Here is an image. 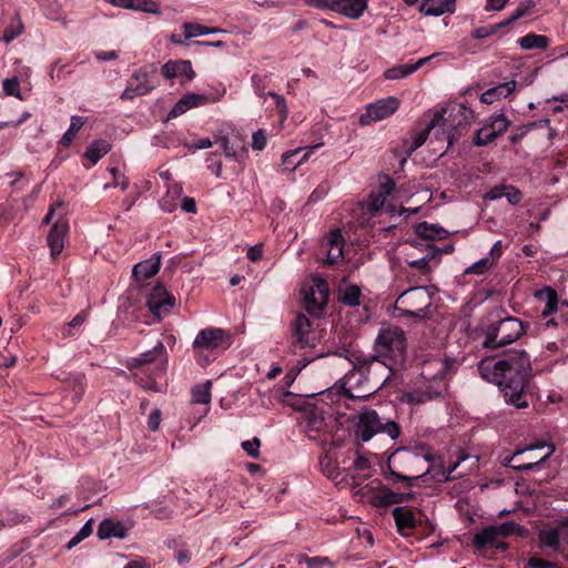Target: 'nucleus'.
<instances>
[{"label":"nucleus","instance_id":"obj_12","mask_svg":"<svg viewBox=\"0 0 568 568\" xmlns=\"http://www.w3.org/2000/svg\"><path fill=\"white\" fill-rule=\"evenodd\" d=\"M174 297L169 294L166 288L161 284H158L152 288L146 301V305L150 312L159 320L170 313L174 306Z\"/></svg>","mask_w":568,"mask_h":568},{"label":"nucleus","instance_id":"obj_21","mask_svg":"<svg viewBox=\"0 0 568 568\" xmlns=\"http://www.w3.org/2000/svg\"><path fill=\"white\" fill-rule=\"evenodd\" d=\"M161 265V255L155 254L152 257L139 262L133 266L132 275L136 281H144L154 276Z\"/></svg>","mask_w":568,"mask_h":568},{"label":"nucleus","instance_id":"obj_28","mask_svg":"<svg viewBox=\"0 0 568 568\" xmlns=\"http://www.w3.org/2000/svg\"><path fill=\"white\" fill-rule=\"evenodd\" d=\"M393 517L399 531L412 529L416 526L415 514L407 507H395L393 509Z\"/></svg>","mask_w":568,"mask_h":568},{"label":"nucleus","instance_id":"obj_47","mask_svg":"<svg viewBox=\"0 0 568 568\" xmlns=\"http://www.w3.org/2000/svg\"><path fill=\"white\" fill-rule=\"evenodd\" d=\"M310 288H312L313 291H315V293L318 294V301L321 304H327L329 290L328 284L326 283L325 280L320 277L314 278L313 284L311 285Z\"/></svg>","mask_w":568,"mask_h":568},{"label":"nucleus","instance_id":"obj_45","mask_svg":"<svg viewBox=\"0 0 568 568\" xmlns=\"http://www.w3.org/2000/svg\"><path fill=\"white\" fill-rule=\"evenodd\" d=\"M267 74H260L254 73L251 77V83L254 89V92L256 95H258L262 99H265L267 95V92L265 91L267 88Z\"/></svg>","mask_w":568,"mask_h":568},{"label":"nucleus","instance_id":"obj_34","mask_svg":"<svg viewBox=\"0 0 568 568\" xmlns=\"http://www.w3.org/2000/svg\"><path fill=\"white\" fill-rule=\"evenodd\" d=\"M518 43L524 50H532V49H546L549 45V39L546 36L529 33L525 37H521L518 40Z\"/></svg>","mask_w":568,"mask_h":568},{"label":"nucleus","instance_id":"obj_37","mask_svg":"<svg viewBox=\"0 0 568 568\" xmlns=\"http://www.w3.org/2000/svg\"><path fill=\"white\" fill-rule=\"evenodd\" d=\"M84 122L85 121L82 116L72 115L71 120H70V126L67 130V132L62 135V138L60 140V144L63 146L71 145L74 136L80 131V129L83 126Z\"/></svg>","mask_w":568,"mask_h":568},{"label":"nucleus","instance_id":"obj_29","mask_svg":"<svg viewBox=\"0 0 568 568\" xmlns=\"http://www.w3.org/2000/svg\"><path fill=\"white\" fill-rule=\"evenodd\" d=\"M415 233L425 240H443L447 236V231L437 224L422 222L416 225Z\"/></svg>","mask_w":568,"mask_h":568},{"label":"nucleus","instance_id":"obj_43","mask_svg":"<svg viewBox=\"0 0 568 568\" xmlns=\"http://www.w3.org/2000/svg\"><path fill=\"white\" fill-rule=\"evenodd\" d=\"M493 258L485 256L477 262L473 263L465 270V274H477L481 275L494 266Z\"/></svg>","mask_w":568,"mask_h":568},{"label":"nucleus","instance_id":"obj_41","mask_svg":"<svg viewBox=\"0 0 568 568\" xmlns=\"http://www.w3.org/2000/svg\"><path fill=\"white\" fill-rule=\"evenodd\" d=\"M304 305L308 313L320 314L326 304H321L318 301V294L310 288L304 296Z\"/></svg>","mask_w":568,"mask_h":568},{"label":"nucleus","instance_id":"obj_42","mask_svg":"<svg viewBox=\"0 0 568 568\" xmlns=\"http://www.w3.org/2000/svg\"><path fill=\"white\" fill-rule=\"evenodd\" d=\"M93 520L89 519L81 528L80 530L68 541L65 545V548L68 550H71L73 547L79 545L82 540L88 538L93 530Z\"/></svg>","mask_w":568,"mask_h":568},{"label":"nucleus","instance_id":"obj_17","mask_svg":"<svg viewBox=\"0 0 568 568\" xmlns=\"http://www.w3.org/2000/svg\"><path fill=\"white\" fill-rule=\"evenodd\" d=\"M418 10L427 17L454 13L456 10V0H423Z\"/></svg>","mask_w":568,"mask_h":568},{"label":"nucleus","instance_id":"obj_62","mask_svg":"<svg viewBox=\"0 0 568 568\" xmlns=\"http://www.w3.org/2000/svg\"><path fill=\"white\" fill-rule=\"evenodd\" d=\"M527 566L528 568H557L552 562L537 556L530 557Z\"/></svg>","mask_w":568,"mask_h":568},{"label":"nucleus","instance_id":"obj_46","mask_svg":"<svg viewBox=\"0 0 568 568\" xmlns=\"http://www.w3.org/2000/svg\"><path fill=\"white\" fill-rule=\"evenodd\" d=\"M412 73H414V70L410 64H402L387 69L384 75L388 80H397L406 78Z\"/></svg>","mask_w":568,"mask_h":568},{"label":"nucleus","instance_id":"obj_58","mask_svg":"<svg viewBox=\"0 0 568 568\" xmlns=\"http://www.w3.org/2000/svg\"><path fill=\"white\" fill-rule=\"evenodd\" d=\"M450 114L453 112H457L463 116L462 120L458 121V124H460L463 121L467 122L473 115L471 111L468 110V108L464 103H455L449 106ZM448 111V109H444L443 113L445 114Z\"/></svg>","mask_w":568,"mask_h":568},{"label":"nucleus","instance_id":"obj_36","mask_svg":"<svg viewBox=\"0 0 568 568\" xmlns=\"http://www.w3.org/2000/svg\"><path fill=\"white\" fill-rule=\"evenodd\" d=\"M453 364V361L449 358H434L428 361L424 365L423 374L426 375L429 368H435L436 373L434 376H429L430 378H443L447 371L449 369L450 365Z\"/></svg>","mask_w":568,"mask_h":568},{"label":"nucleus","instance_id":"obj_54","mask_svg":"<svg viewBox=\"0 0 568 568\" xmlns=\"http://www.w3.org/2000/svg\"><path fill=\"white\" fill-rule=\"evenodd\" d=\"M307 7L318 10L336 11L337 0H304Z\"/></svg>","mask_w":568,"mask_h":568},{"label":"nucleus","instance_id":"obj_16","mask_svg":"<svg viewBox=\"0 0 568 568\" xmlns=\"http://www.w3.org/2000/svg\"><path fill=\"white\" fill-rule=\"evenodd\" d=\"M320 146L321 144H315L304 149L297 148L285 152L282 155V166L284 170L294 171L298 165L304 163L311 156V154H313L314 150Z\"/></svg>","mask_w":568,"mask_h":568},{"label":"nucleus","instance_id":"obj_40","mask_svg":"<svg viewBox=\"0 0 568 568\" xmlns=\"http://www.w3.org/2000/svg\"><path fill=\"white\" fill-rule=\"evenodd\" d=\"M402 501H403V494L394 493L387 488H383L375 496V504L377 506H389V505L399 504Z\"/></svg>","mask_w":568,"mask_h":568},{"label":"nucleus","instance_id":"obj_7","mask_svg":"<svg viewBox=\"0 0 568 568\" xmlns=\"http://www.w3.org/2000/svg\"><path fill=\"white\" fill-rule=\"evenodd\" d=\"M376 346L381 355L394 361H403L406 352L404 331L397 326L382 328L376 338Z\"/></svg>","mask_w":568,"mask_h":568},{"label":"nucleus","instance_id":"obj_22","mask_svg":"<svg viewBox=\"0 0 568 568\" xmlns=\"http://www.w3.org/2000/svg\"><path fill=\"white\" fill-rule=\"evenodd\" d=\"M538 538L541 547L548 548L554 552L565 554L566 547H564L561 541V536L559 535L558 526L555 528L542 529L538 534Z\"/></svg>","mask_w":568,"mask_h":568},{"label":"nucleus","instance_id":"obj_59","mask_svg":"<svg viewBox=\"0 0 568 568\" xmlns=\"http://www.w3.org/2000/svg\"><path fill=\"white\" fill-rule=\"evenodd\" d=\"M267 143L266 131L263 129L257 130L252 135V148L256 151L265 149Z\"/></svg>","mask_w":568,"mask_h":568},{"label":"nucleus","instance_id":"obj_57","mask_svg":"<svg viewBox=\"0 0 568 568\" xmlns=\"http://www.w3.org/2000/svg\"><path fill=\"white\" fill-rule=\"evenodd\" d=\"M109 171L113 176L112 186L121 187V190L125 191L129 186L126 176L118 168H111Z\"/></svg>","mask_w":568,"mask_h":568},{"label":"nucleus","instance_id":"obj_18","mask_svg":"<svg viewBox=\"0 0 568 568\" xmlns=\"http://www.w3.org/2000/svg\"><path fill=\"white\" fill-rule=\"evenodd\" d=\"M161 73L169 80L179 75H185L187 80H192L195 77L192 64L187 60L168 61L162 65Z\"/></svg>","mask_w":568,"mask_h":568},{"label":"nucleus","instance_id":"obj_26","mask_svg":"<svg viewBox=\"0 0 568 568\" xmlns=\"http://www.w3.org/2000/svg\"><path fill=\"white\" fill-rule=\"evenodd\" d=\"M125 534L126 531L123 524L112 519L102 520L98 528V536L100 539H108L111 537L124 538Z\"/></svg>","mask_w":568,"mask_h":568},{"label":"nucleus","instance_id":"obj_61","mask_svg":"<svg viewBox=\"0 0 568 568\" xmlns=\"http://www.w3.org/2000/svg\"><path fill=\"white\" fill-rule=\"evenodd\" d=\"M353 467L355 470L364 473L365 476H368L367 471H369L372 464L367 457L358 454L353 462Z\"/></svg>","mask_w":568,"mask_h":568},{"label":"nucleus","instance_id":"obj_5","mask_svg":"<svg viewBox=\"0 0 568 568\" xmlns=\"http://www.w3.org/2000/svg\"><path fill=\"white\" fill-rule=\"evenodd\" d=\"M524 334L523 323L515 317H506L489 327L484 345L497 348L514 343Z\"/></svg>","mask_w":568,"mask_h":568},{"label":"nucleus","instance_id":"obj_44","mask_svg":"<svg viewBox=\"0 0 568 568\" xmlns=\"http://www.w3.org/2000/svg\"><path fill=\"white\" fill-rule=\"evenodd\" d=\"M23 23L19 17L16 18L14 21L10 26H8L3 32L2 40L6 43L12 42L16 38H18L23 32Z\"/></svg>","mask_w":568,"mask_h":568},{"label":"nucleus","instance_id":"obj_52","mask_svg":"<svg viewBox=\"0 0 568 568\" xmlns=\"http://www.w3.org/2000/svg\"><path fill=\"white\" fill-rule=\"evenodd\" d=\"M267 95L273 98L276 109L278 111L281 121L286 120V118L288 115V109H287L286 101H285L284 97L274 91L267 92Z\"/></svg>","mask_w":568,"mask_h":568},{"label":"nucleus","instance_id":"obj_51","mask_svg":"<svg viewBox=\"0 0 568 568\" xmlns=\"http://www.w3.org/2000/svg\"><path fill=\"white\" fill-rule=\"evenodd\" d=\"M305 562L308 568H323L324 566L332 565L327 557H312L308 558L304 555L298 556V564Z\"/></svg>","mask_w":568,"mask_h":568},{"label":"nucleus","instance_id":"obj_32","mask_svg":"<svg viewBox=\"0 0 568 568\" xmlns=\"http://www.w3.org/2000/svg\"><path fill=\"white\" fill-rule=\"evenodd\" d=\"M547 453H545L542 456H532V453L526 454L527 458L525 464H510L511 468L516 470H532L540 464L545 463L555 452L554 446L547 445Z\"/></svg>","mask_w":568,"mask_h":568},{"label":"nucleus","instance_id":"obj_3","mask_svg":"<svg viewBox=\"0 0 568 568\" xmlns=\"http://www.w3.org/2000/svg\"><path fill=\"white\" fill-rule=\"evenodd\" d=\"M377 433H384L392 439H397L400 435V427L394 420L382 423L378 414L373 409L361 413L355 427V438L365 443Z\"/></svg>","mask_w":568,"mask_h":568},{"label":"nucleus","instance_id":"obj_4","mask_svg":"<svg viewBox=\"0 0 568 568\" xmlns=\"http://www.w3.org/2000/svg\"><path fill=\"white\" fill-rule=\"evenodd\" d=\"M424 463L423 458L409 449H397L387 462L389 474L403 481H412L419 478L424 473L419 466Z\"/></svg>","mask_w":568,"mask_h":568},{"label":"nucleus","instance_id":"obj_48","mask_svg":"<svg viewBox=\"0 0 568 568\" xmlns=\"http://www.w3.org/2000/svg\"><path fill=\"white\" fill-rule=\"evenodd\" d=\"M408 266L418 271L420 273V275L424 276L423 281H429L428 276L430 273V266H429L428 257H422L418 260L409 261Z\"/></svg>","mask_w":568,"mask_h":568},{"label":"nucleus","instance_id":"obj_38","mask_svg":"<svg viewBox=\"0 0 568 568\" xmlns=\"http://www.w3.org/2000/svg\"><path fill=\"white\" fill-rule=\"evenodd\" d=\"M211 381L196 385L192 388V402L195 404H210L211 402Z\"/></svg>","mask_w":568,"mask_h":568},{"label":"nucleus","instance_id":"obj_6","mask_svg":"<svg viewBox=\"0 0 568 568\" xmlns=\"http://www.w3.org/2000/svg\"><path fill=\"white\" fill-rule=\"evenodd\" d=\"M232 345V335L230 332L220 327H209L201 329L194 338L193 351L197 356L205 352L222 353Z\"/></svg>","mask_w":568,"mask_h":568},{"label":"nucleus","instance_id":"obj_50","mask_svg":"<svg viewBox=\"0 0 568 568\" xmlns=\"http://www.w3.org/2000/svg\"><path fill=\"white\" fill-rule=\"evenodd\" d=\"M438 118H443V114H438L435 119H433L427 130L420 131L413 136V145L409 148V152L415 151L417 148L425 143L428 135V131L435 128V122L437 121Z\"/></svg>","mask_w":568,"mask_h":568},{"label":"nucleus","instance_id":"obj_1","mask_svg":"<svg viewBox=\"0 0 568 568\" xmlns=\"http://www.w3.org/2000/svg\"><path fill=\"white\" fill-rule=\"evenodd\" d=\"M480 377L497 385L507 404L516 408L528 407L525 389L531 374L529 355L523 349H513L503 356L483 358L477 366Z\"/></svg>","mask_w":568,"mask_h":568},{"label":"nucleus","instance_id":"obj_27","mask_svg":"<svg viewBox=\"0 0 568 568\" xmlns=\"http://www.w3.org/2000/svg\"><path fill=\"white\" fill-rule=\"evenodd\" d=\"M165 356V348L161 341H159L154 347L148 352L140 354L138 357L131 359L130 367L139 368L145 364L154 362L156 358Z\"/></svg>","mask_w":568,"mask_h":568},{"label":"nucleus","instance_id":"obj_14","mask_svg":"<svg viewBox=\"0 0 568 568\" xmlns=\"http://www.w3.org/2000/svg\"><path fill=\"white\" fill-rule=\"evenodd\" d=\"M226 90L222 89L221 93L215 98H209L204 94L189 93L183 95L170 111V116L176 118L192 108L204 105L209 102H216L225 94Z\"/></svg>","mask_w":568,"mask_h":568},{"label":"nucleus","instance_id":"obj_33","mask_svg":"<svg viewBox=\"0 0 568 568\" xmlns=\"http://www.w3.org/2000/svg\"><path fill=\"white\" fill-rule=\"evenodd\" d=\"M110 143L104 140H95L87 149L84 156L92 163L97 164L109 151Z\"/></svg>","mask_w":568,"mask_h":568},{"label":"nucleus","instance_id":"obj_60","mask_svg":"<svg viewBox=\"0 0 568 568\" xmlns=\"http://www.w3.org/2000/svg\"><path fill=\"white\" fill-rule=\"evenodd\" d=\"M545 447H546L545 444H537V445H531V446L526 447L524 449L517 450L511 456L510 463L511 464H521V460H519V458L523 455L534 453L535 450L541 449V448H545ZM523 464H525V462H523Z\"/></svg>","mask_w":568,"mask_h":568},{"label":"nucleus","instance_id":"obj_31","mask_svg":"<svg viewBox=\"0 0 568 568\" xmlns=\"http://www.w3.org/2000/svg\"><path fill=\"white\" fill-rule=\"evenodd\" d=\"M182 29L184 31L185 40L201 37V36H206V34L226 32L225 30L220 29V28H209V27H204V26H201L197 23H190V22L183 23Z\"/></svg>","mask_w":568,"mask_h":568},{"label":"nucleus","instance_id":"obj_49","mask_svg":"<svg viewBox=\"0 0 568 568\" xmlns=\"http://www.w3.org/2000/svg\"><path fill=\"white\" fill-rule=\"evenodd\" d=\"M214 143L220 145L226 158L231 160H237V152L234 146L230 144V140L226 135L216 136Z\"/></svg>","mask_w":568,"mask_h":568},{"label":"nucleus","instance_id":"obj_30","mask_svg":"<svg viewBox=\"0 0 568 568\" xmlns=\"http://www.w3.org/2000/svg\"><path fill=\"white\" fill-rule=\"evenodd\" d=\"M497 538L498 535L495 527L487 526L474 536L473 541L478 549H484L487 546L499 547V545L497 544Z\"/></svg>","mask_w":568,"mask_h":568},{"label":"nucleus","instance_id":"obj_55","mask_svg":"<svg viewBox=\"0 0 568 568\" xmlns=\"http://www.w3.org/2000/svg\"><path fill=\"white\" fill-rule=\"evenodd\" d=\"M494 527L497 531L498 537H507V536L514 535L515 532H517L518 530L521 529L519 525H517L513 521H507V523H503L500 525H495Z\"/></svg>","mask_w":568,"mask_h":568},{"label":"nucleus","instance_id":"obj_11","mask_svg":"<svg viewBox=\"0 0 568 568\" xmlns=\"http://www.w3.org/2000/svg\"><path fill=\"white\" fill-rule=\"evenodd\" d=\"M314 345L311 320L304 314H297L292 323V351L297 353Z\"/></svg>","mask_w":568,"mask_h":568},{"label":"nucleus","instance_id":"obj_35","mask_svg":"<svg viewBox=\"0 0 568 568\" xmlns=\"http://www.w3.org/2000/svg\"><path fill=\"white\" fill-rule=\"evenodd\" d=\"M535 7V1L525 0L521 1L517 8L511 12V14L503 22L498 24L499 28H505L519 20L520 18L526 17Z\"/></svg>","mask_w":568,"mask_h":568},{"label":"nucleus","instance_id":"obj_10","mask_svg":"<svg viewBox=\"0 0 568 568\" xmlns=\"http://www.w3.org/2000/svg\"><path fill=\"white\" fill-rule=\"evenodd\" d=\"M509 126V121L504 113L493 114L485 120L474 136V143L478 146L487 145L503 134Z\"/></svg>","mask_w":568,"mask_h":568},{"label":"nucleus","instance_id":"obj_23","mask_svg":"<svg viewBox=\"0 0 568 568\" xmlns=\"http://www.w3.org/2000/svg\"><path fill=\"white\" fill-rule=\"evenodd\" d=\"M536 298L540 302H544L545 305L541 308L540 313L544 318H547L551 314L556 313L558 310V295L557 292L551 287H545L540 291H537L535 294Z\"/></svg>","mask_w":568,"mask_h":568},{"label":"nucleus","instance_id":"obj_63","mask_svg":"<svg viewBox=\"0 0 568 568\" xmlns=\"http://www.w3.org/2000/svg\"><path fill=\"white\" fill-rule=\"evenodd\" d=\"M504 196L507 197L508 202L510 204H517L521 200V193L519 190H517L514 186H507L506 191L504 192Z\"/></svg>","mask_w":568,"mask_h":568},{"label":"nucleus","instance_id":"obj_24","mask_svg":"<svg viewBox=\"0 0 568 568\" xmlns=\"http://www.w3.org/2000/svg\"><path fill=\"white\" fill-rule=\"evenodd\" d=\"M516 88V81L501 83L497 87L490 88L481 93L480 101L486 104H491L500 98H507Z\"/></svg>","mask_w":568,"mask_h":568},{"label":"nucleus","instance_id":"obj_13","mask_svg":"<svg viewBox=\"0 0 568 568\" xmlns=\"http://www.w3.org/2000/svg\"><path fill=\"white\" fill-rule=\"evenodd\" d=\"M69 232L68 220L63 216L55 220L52 227L47 235V243L50 247V254L52 260H57L62 253L65 244V237Z\"/></svg>","mask_w":568,"mask_h":568},{"label":"nucleus","instance_id":"obj_64","mask_svg":"<svg viewBox=\"0 0 568 568\" xmlns=\"http://www.w3.org/2000/svg\"><path fill=\"white\" fill-rule=\"evenodd\" d=\"M558 529L564 547L568 546V516L559 521Z\"/></svg>","mask_w":568,"mask_h":568},{"label":"nucleus","instance_id":"obj_56","mask_svg":"<svg viewBox=\"0 0 568 568\" xmlns=\"http://www.w3.org/2000/svg\"><path fill=\"white\" fill-rule=\"evenodd\" d=\"M260 447L261 440L257 437L242 443L243 450L252 458H257L260 456Z\"/></svg>","mask_w":568,"mask_h":568},{"label":"nucleus","instance_id":"obj_15","mask_svg":"<svg viewBox=\"0 0 568 568\" xmlns=\"http://www.w3.org/2000/svg\"><path fill=\"white\" fill-rule=\"evenodd\" d=\"M394 187V181L385 176L378 191L372 192L364 202L363 210L367 211L372 216L376 215L383 209L386 197L393 192Z\"/></svg>","mask_w":568,"mask_h":568},{"label":"nucleus","instance_id":"obj_9","mask_svg":"<svg viewBox=\"0 0 568 568\" xmlns=\"http://www.w3.org/2000/svg\"><path fill=\"white\" fill-rule=\"evenodd\" d=\"M399 108V100L396 97H387L374 103H369L366 110L359 116L361 125H369L373 122H378L389 118Z\"/></svg>","mask_w":568,"mask_h":568},{"label":"nucleus","instance_id":"obj_2","mask_svg":"<svg viewBox=\"0 0 568 568\" xmlns=\"http://www.w3.org/2000/svg\"><path fill=\"white\" fill-rule=\"evenodd\" d=\"M395 310L404 317L422 322L433 315V295L426 286H414L403 292L395 302Z\"/></svg>","mask_w":568,"mask_h":568},{"label":"nucleus","instance_id":"obj_39","mask_svg":"<svg viewBox=\"0 0 568 568\" xmlns=\"http://www.w3.org/2000/svg\"><path fill=\"white\" fill-rule=\"evenodd\" d=\"M338 295L339 301L348 306H356L361 303V290L356 285L346 286L339 291Z\"/></svg>","mask_w":568,"mask_h":568},{"label":"nucleus","instance_id":"obj_8","mask_svg":"<svg viewBox=\"0 0 568 568\" xmlns=\"http://www.w3.org/2000/svg\"><path fill=\"white\" fill-rule=\"evenodd\" d=\"M155 77L156 70L153 67H145L136 70L132 74L120 98L122 100H133L134 98L150 93L158 87Z\"/></svg>","mask_w":568,"mask_h":568},{"label":"nucleus","instance_id":"obj_19","mask_svg":"<svg viewBox=\"0 0 568 568\" xmlns=\"http://www.w3.org/2000/svg\"><path fill=\"white\" fill-rule=\"evenodd\" d=\"M326 263L334 264L343 257L344 239L339 229L332 230L326 237Z\"/></svg>","mask_w":568,"mask_h":568},{"label":"nucleus","instance_id":"obj_20","mask_svg":"<svg viewBox=\"0 0 568 568\" xmlns=\"http://www.w3.org/2000/svg\"><path fill=\"white\" fill-rule=\"evenodd\" d=\"M369 0H337V13L348 19H359L368 7Z\"/></svg>","mask_w":568,"mask_h":568},{"label":"nucleus","instance_id":"obj_25","mask_svg":"<svg viewBox=\"0 0 568 568\" xmlns=\"http://www.w3.org/2000/svg\"><path fill=\"white\" fill-rule=\"evenodd\" d=\"M115 7L149 13H160L159 4L152 0H109Z\"/></svg>","mask_w":568,"mask_h":568},{"label":"nucleus","instance_id":"obj_53","mask_svg":"<svg viewBox=\"0 0 568 568\" xmlns=\"http://www.w3.org/2000/svg\"><path fill=\"white\" fill-rule=\"evenodd\" d=\"M6 95L21 99L20 84L17 78L6 79L2 83Z\"/></svg>","mask_w":568,"mask_h":568}]
</instances>
